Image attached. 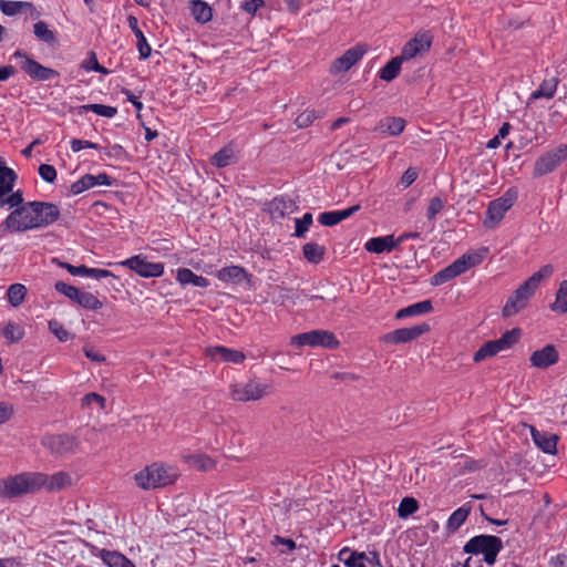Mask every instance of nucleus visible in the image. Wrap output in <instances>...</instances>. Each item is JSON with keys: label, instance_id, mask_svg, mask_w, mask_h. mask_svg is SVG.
Here are the masks:
<instances>
[{"label": "nucleus", "instance_id": "ea45409f", "mask_svg": "<svg viewBox=\"0 0 567 567\" xmlns=\"http://www.w3.org/2000/svg\"><path fill=\"white\" fill-rule=\"evenodd\" d=\"M22 8H33V4L27 1L0 0V10L6 16H16L21 11Z\"/></svg>", "mask_w": 567, "mask_h": 567}, {"label": "nucleus", "instance_id": "774afa93", "mask_svg": "<svg viewBox=\"0 0 567 567\" xmlns=\"http://www.w3.org/2000/svg\"><path fill=\"white\" fill-rule=\"evenodd\" d=\"M550 567H567V554H558L549 560Z\"/></svg>", "mask_w": 567, "mask_h": 567}, {"label": "nucleus", "instance_id": "72a5a7b5", "mask_svg": "<svg viewBox=\"0 0 567 567\" xmlns=\"http://www.w3.org/2000/svg\"><path fill=\"white\" fill-rule=\"evenodd\" d=\"M100 557L109 567H135L127 557L118 551L102 549Z\"/></svg>", "mask_w": 567, "mask_h": 567}, {"label": "nucleus", "instance_id": "680f3d73", "mask_svg": "<svg viewBox=\"0 0 567 567\" xmlns=\"http://www.w3.org/2000/svg\"><path fill=\"white\" fill-rule=\"evenodd\" d=\"M23 197L20 190L12 193L10 196L1 200V206L9 205L10 207L19 208L22 206Z\"/></svg>", "mask_w": 567, "mask_h": 567}, {"label": "nucleus", "instance_id": "20e7f679", "mask_svg": "<svg viewBox=\"0 0 567 567\" xmlns=\"http://www.w3.org/2000/svg\"><path fill=\"white\" fill-rule=\"evenodd\" d=\"M42 476L40 472H24L0 480V497L16 498L25 494H33L39 489Z\"/></svg>", "mask_w": 567, "mask_h": 567}, {"label": "nucleus", "instance_id": "a18cd8bd", "mask_svg": "<svg viewBox=\"0 0 567 567\" xmlns=\"http://www.w3.org/2000/svg\"><path fill=\"white\" fill-rule=\"evenodd\" d=\"M2 334L10 343H14L23 338L24 331L19 324L8 322L2 329Z\"/></svg>", "mask_w": 567, "mask_h": 567}, {"label": "nucleus", "instance_id": "2eb2a0df", "mask_svg": "<svg viewBox=\"0 0 567 567\" xmlns=\"http://www.w3.org/2000/svg\"><path fill=\"white\" fill-rule=\"evenodd\" d=\"M430 330V326L427 323H421L409 328L396 329L392 332H389L380 338L383 343H405L412 340L417 339L423 333Z\"/></svg>", "mask_w": 567, "mask_h": 567}, {"label": "nucleus", "instance_id": "09e8293b", "mask_svg": "<svg viewBox=\"0 0 567 567\" xmlns=\"http://www.w3.org/2000/svg\"><path fill=\"white\" fill-rule=\"evenodd\" d=\"M82 68L86 71H94L102 74L109 73V70L97 62L96 54L93 51H91L87 58L82 62Z\"/></svg>", "mask_w": 567, "mask_h": 567}, {"label": "nucleus", "instance_id": "f3484780", "mask_svg": "<svg viewBox=\"0 0 567 567\" xmlns=\"http://www.w3.org/2000/svg\"><path fill=\"white\" fill-rule=\"evenodd\" d=\"M432 45V37L427 32H419L408 41L400 53L403 61L415 58L419 53L430 50Z\"/></svg>", "mask_w": 567, "mask_h": 567}, {"label": "nucleus", "instance_id": "cd10ccee", "mask_svg": "<svg viewBox=\"0 0 567 567\" xmlns=\"http://www.w3.org/2000/svg\"><path fill=\"white\" fill-rule=\"evenodd\" d=\"M406 122L402 117L388 116L378 123L375 131L390 136L400 135L405 128Z\"/></svg>", "mask_w": 567, "mask_h": 567}, {"label": "nucleus", "instance_id": "f257e3e1", "mask_svg": "<svg viewBox=\"0 0 567 567\" xmlns=\"http://www.w3.org/2000/svg\"><path fill=\"white\" fill-rule=\"evenodd\" d=\"M60 214L58 205L33 200L23 204L10 213L4 219L3 225L13 231L40 228L56 221Z\"/></svg>", "mask_w": 567, "mask_h": 567}, {"label": "nucleus", "instance_id": "b1692460", "mask_svg": "<svg viewBox=\"0 0 567 567\" xmlns=\"http://www.w3.org/2000/svg\"><path fill=\"white\" fill-rule=\"evenodd\" d=\"M530 434L535 445L544 453L556 454L558 436L548 432H540L536 427L530 426Z\"/></svg>", "mask_w": 567, "mask_h": 567}, {"label": "nucleus", "instance_id": "6e6552de", "mask_svg": "<svg viewBox=\"0 0 567 567\" xmlns=\"http://www.w3.org/2000/svg\"><path fill=\"white\" fill-rule=\"evenodd\" d=\"M520 337V329L514 328L502 334L499 339L491 340L481 346V348L474 353L473 360L480 362L486 358L496 355L498 352L509 349L518 342Z\"/></svg>", "mask_w": 567, "mask_h": 567}, {"label": "nucleus", "instance_id": "0e129e2a", "mask_svg": "<svg viewBox=\"0 0 567 567\" xmlns=\"http://www.w3.org/2000/svg\"><path fill=\"white\" fill-rule=\"evenodd\" d=\"M417 178V172L414 169V168H408L402 177H401V184L405 187H409L410 185H412L415 179Z\"/></svg>", "mask_w": 567, "mask_h": 567}, {"label": "nucleus", "instance_id": "49530a36", "mask_svg": "<svg viewBox=\"0 0 567 567\" xmlns=\"http://www.w3.org/2000/svg\"><path fill=\"white\" fill-rule=\"evenodd\" d=\"M468 513L470 511L463 507H460L456 511H454L447 520V529L450 532L457 530L467 518Z\"/></svg>", "mask_w": 567, "mask_h": 567}, {"label": "nucleus", "instance_id": "864d4df0", "mask_svg": "<svg viewBox=\"0 0 567 567\" xmlns=\"http://www.w3.org/2000/svg\"><path fill=\"white\" fill-rule=\"evenodd\" d=\"M443 207H444V202L441 197L435 196V197L431 198L429 206H427V210H426L427 219H430V220L434 219L436 217V215L442 210Z\"/></svg>", "mask_w": 567, "mask_h": 567}, {"label": "nucleus", "instance_id": "58836bf2", "mask_svg": "<svg viewBox=\"0 0 567 567\" xmlns=\"http://www.w3.org/2000/svg\"><path fill=\"white\" fill-rule=\"evenodd\" d=\"M234 159L235 155L233 148L225 146L212 156L210 163L218 168H224L233 164L235 162Z\"/></svg>", "mask_w": 567, "mask_h": 567}, {"label": "nucleus", "instance_id": "bb28decb", "mask_svg": "<svg viewBox=\"0 0 567 567\" xmlns=\"http://www.w3.org/2000/svg\"><path fill=\"white\" fill-rule=\"evenodd\" d=\"M217 278L224 282L240 285L245 280H249L247 271L239 266L224 267L217 271Z\"/></svg>", "mask_w": 567, "mask_h": 567}, {"label": "nucleus", "instance_id": "5fc2aeb1", "mask_svg": "<svg viewBox=\"0 0 567 567\" xmlns=\"http://www.w3.org/2000/svg\"><path fill=\"white\" fill-rule=\"evenodd\" d=\"M52 262L58 264L60 267L65 268L71 275L73 276H87V269L89 267L81 265V266H73L68 262H61L59 259L53 258Z\"/></svg>", "mask_w": 567, "mask_h": 567}, {"label": "nucleus", "instance_id": "69168bd1", "mask_svg": "<svg viewBox=\"0 0 567 567\" xmlns=\"http://www.w3.org/2000/svg\"><path fill=\"white\" fill-rule=\"evenodd\" d=\"M305 258L311 264H318L323 258L324 250H302Z\"/></svg>", "mask_w": 567, "mask_h": 567}, {"label": "nucleus", "instance_id": "c9c22d12", "mask_svg": "<svg viewBox=\"0 0 567 567\" xmlns=\"http://www.w3.org/2000/svg\"><path fill=\"white\" fill-rule=\"evenodd\" d=\"M33 34L39 41L48 45H53L58 42L55 32L49 29L48 23L44 21H38L33 24Z\"/></svg>", "mask_w": 567, "mask_h": 567}, {"label": "nucleus", "instance_id": "338daca9", "mask_svg": "<svg viewBox=\"0 0 567 567\" xmlns=\"http://www.w3.org/2000/svg\"><path fill=\"white\" fill-rule=\"evenodd\" d=\"M87 277L100 280L107 277H113V274L106 269L89 268Z\"/></svg>", "mask_w": 567, "mask_h": 567}, {"label": "nucleus", "instance_id": "1a4fd4ad", "mask_svg": "<svg viewBox=\"0 0 567 567\" xmlns=\"http://www.w3.org/2000/svg\"><path fill=\"white\" fill-rule=\"evenodd\" d=\"M567 159V144H560L536 158L533 169L535 178L543 177L554 172L564 161Z\"/></svg>", "mask_w": 567, "mask_h": 567}, {"label": "nucleus", "instance_id": "5701e85b", "mask_svg": "<svg viewBox=\"0 0 567 567\" xmlns=\"http://www.w3.org/2000/svg\"><path fill=\"white\" fill-rule=\"evenodd\" d=\"M558 359V351L553 344H547L544 348L534 351L529 357L530 364L537 369H547L548 367L557 363Z\"/></svg>", "mask_w": 567, "mask_h": 567}, {"label": "nucleus", "instance_id": "37998d69", "mask_svg": "<svg viewBox=\"0 0 567 567\" xmlns=\"http://www.w3.org/2000/svg\"><path fill=\"white\" fill-rule=\"evenodd\" d=\"M75 302L89 310H97L103 306V303L93 293L81 290Z\"/></svg>", "mask_w": 567, "mask_h": 567}, {"label": "nucleus", "instance_id": "6e6d98bb", "mask_svg": "<svg viewBox=\"0 0 567 567\" xmlns=\"http://www.w3.org/2000/svg\"><path fill=\"white\" fill-rule=\"evenodd\" d=\"M70 148L72 150V152L76 153V152H80V151H82L84 148L100 150L101 146L99 144H96V143L91 142V141L73 138L70 142Z\"/></svg>", "mask_w": 567, "mask_h": 567}, {"label": "nucleus", "instance_id": "6ab92c4d", "mask_svg": "<svg viewBox=\"0 0 567 567\" xmlns=\"http://www.w3.org/2000/svg\"><path fill=\"white\" fill-rule=\"evenodd\" d=\"M20 68L33 81H50L60 76L56 70L44 66L34 59H27L21 63Z\"/></svg>", "mask_w": 567, "mask_h": 567}, {"label": "nucleus", "instance_id": "4d7b16f0", "mask_svg": "<svg viewBox=\"0 0 567 567\" xmlns=\"http://www.w3.org/2000/svg\"><path fill=\"white\" fill-rule=\"evenodd\" d=\"M317 118L313 110H306L296 117V124L298 127H308Z\"/></svg>", "mask_w": 567, "mask_h": 567}, {"label": "nucleus", "instance_id": "3c124183", "mask_svg": "<svg viewBox=\"0 0 567 567\" xmlns=\"http://www.w3.org/2000/svg\"><path fill=\"white\" fill-rule=\"evenodd\" d=\"M295 236L302 237L312 224V214L306 213L301 218H296Z\"/></svg>", "mask_w": 567, "mask_h": 567}, {"label": "nucleus", "instance_id": "7ed1b4c3", "mask_svg": "<svg viewBox=\"0 0 567 567\" xmlns=\"http://www.w3.org/2000/svg\"><path fill=\"white\" fill-rule=\"evenodd\" d=\"M177 476L175 467L156 462L137 472L134 475V481L140 488L150 491L175 483Z\"/></svg>", "mask_w": 567, "mask_h": 567}, {"label": "nucleus", "instance_id": "39448f33", "mask_svg": "<svg viewBox=\"0 0 567 567\" xmlns=\"http://www.w3.org/2000/svg\"><path fill=\"white\" fill-rule=\"evenodd\" d=\"M485 258L486 250H470L458 257L454 262L433 275L430 282L432 286H441L482 264Z\"/></svg>", "mask_w": 567, "mask_h": 567}, {"label": "nucleus", "instance_id": "c03bdc74", "mask_svg": "<svg viewBox=\"0 0 567 567\" xmlns=\"http://www.w3.org/2000/svg\"><path fill=\"white\" fill-rule=\"evenodd\" d=\"M27 288L21 284H13L8 289V301L12 307H19L25 297Z\"/></svg>", "mask_w": 567, "mask_h": 567}, {"label": "nucleus", "instance_id": "f8f14e48", "mask_svg": "<svg viewBox=\"0 0 567 567\" xmlns=\"http://www.w3.org/2000/svg\"><path fill=\"white\" fill-rule=\"evenodd\" d=\"M121 265L143 278H157L164 274V265L162 262H151L142 255L133 256L122 261Z\"/></svg>", "mask_w": 567, "mask_h": 567}, {"label": "nucleus", "instance_id": "a878e982", "mask_svg": "<svg viewBox=\"0 0 567 567\" xmlns=\"http://www.w3.org/2000/svg\"><path fill=\"white\" fill-rule=\"evenodd\" d=\"M127 24H128L130 29L132 30V32L134 33V35H135V38L137 40L136 45H137V50H138V53H140V59L146 60L151 55L152 48L148 44V42H147L143 31L138 27L137 18L134 17V16H128L127 17Z\"/></svg>", "mask_w": 567, "mask_h": 567}, {"label": "nucleus", "instance_id": "473e14b6", "mask_svg": "<svg viewBox=\"0 0 567 567\" xmlns=\"http://www.w3.org/2000/svg\"><path fill=\"white\" fill-rule=\"evenodd\" d=\"M176 280L183 286L193 285L195 287H207L209 285L207 278L194 274L188 268L178 269Z\"/></svg>", "mask_w": 567, "mask_h": 567}, {"label": "nucleus", "instance_id": "603ef678", "mask_svg": "<svg viewBox=\"0 0 567 567\" xmlns=\"http://www.w3.org/2000/svg\"><path fill=\"white\" fill-rule=\"evenodd\" d=\"M97 404L99 408L101 410H104L105 406H106V400L104 396L95 393V392H91V393H87L83 396L82 399V406H91L92 404Z\"/></svg>", "mask_w": 567, "mask_h": 567}, {"label": "nucleus", "instance_id": "4c0bfd02", "mask_svg": "<svg viewBox=\"0 0 567 567\" xmlns=\"http://www.w3.org/2000/svg\"><path fill=\"white\" fill-rule=\"evenodd\" d=\"M89 111L109 118L114 117L117 114L116 107L104 104H85L78 107V114L80 115Z\"/></svg>", "mask_w": 567, "mask_h": 567}, {"label": "nucleus", "instance_id": "aec40b11", "mask_svg": "<svg viewBox=\"0 0 567 567\" xmlns=\"http://www.w3.org/2000/svg\"><path fill=\"white\" fill-rule=\"evenodd\" d=\"M112 184L113 178L106 173H100L97 175L85 174L71 185L70 190L73 195H79L97 185L111 186Z\"/></svg>", "mask_w": 567, "mask_h": 567}, {"label": "nucleus", "instance_id": "052dcab7", "mask_svg": "<svg viewBox=\"0 0 567 567\" xmlns=\"http://www.w3.org/2000/svg\"><path fill=\"white\" fill-rule=\"evenodd\" d=\"M50 330L56 336L60 341H68L70 338V332L65 330L61 324L56 321L49 322Z\"/></svg>", "mask_w": 567, "mask_h": 567}, {"label": "nucleus", "instance_id": "4468645a", "mask_svg": "<svg viewBox=\"0 0 567 567\" xmlns=\"http://www.w3.org/2000/svg\"><path fill=\"white\" fill-rule=\"evenodd\" d=\"M368 48L365 44H357L348 49L341 56L336 59L330 65V73L337 75L349 71L355 63H358L367 53Z\"/></svg>", "mask_w": 567, "mask_h": 567}, {"label": "nucleus", "instance_id": "393cba45", "mask_svg": "<svg viewBox=\"0 0 567 567\" xmlns=\"http://www.w3.org/2000/svg\"><path fill=\"white\" fill-rule=\"evenodd\" d=\"M206 354L217 362L241 363L245 360V354L243 352L221 346L207 348Z\"/></svg>", "mask_w": 567, "mask_h": 567}, {"label": "nucleus", "instance_id": "e2e57ef3", "mask_svg": "<svg viewBox=\"0 0 567 567\" xmlns=\"http://www.w3.org/2000/svg\"><path fill=\"white\" fill-rule=\"evenodd\" d=\"M264 0H244L241 9L249 14H255L259 8L264 7Z\"/></svg>", "mask_w": 567, "mask_h": 567}, {"label": "nucleus", "instance_id": "79ce46f5", "mask_svg": "<svg viewBox=\"0 0 567 567\" xmlns=\"http://www.w3.org/2000/svg\"><path fill=\"white\" fill-rule=\"evenodd\" d=\"M551 310L559 313L567 312V280L560 284L556 292L555 302L551 305Z\"/></svg>", "mask_w": 567, "mask_h": 567}, {"label": "nucleus", "instance_id": "13d9d810", "mask_svg": "<svg viewBox=\"0 0 567 567\" xmlns=\"http://www.w3.org/2000/svg\"><path fill=\"white\" fill-rule=\"evenodd\" d=\"M39 175L47 183H53L56 179V169L50 164L39 166Z\"/></svg>", "mask_w": 567, "mask_h": 567}, {"label": "nucleus", "instance_id": "9d476101", "mask_svg": "<svg viewBox=\"0 0 567 567\" xmlns=\"http://www.w3.org/2000/svg\"><path fill=\"white\" fill-rule=\"evenodd\" d=\"M516 199L517 190L509 188L501 197L492 200L487 206L484 226L493 227L501 221L505 213L513 207Z\"/></svg>", "mask_w": 567, "mask_h": 567}, {"label": "nucleus", "instance_id": "bf43d9fd", "mask_svg": "<svg viewBox=\"0 0 567 567\" xmlns=\"http://www.w3.org/2000/svg\"><path fill=\"white\" fill-rule=\"evenodd\" d=\"M104 154L107 157L115 158V159H124L127 157L126 150L120 144H114V145L110 146L109 148H105Z\"/></svg>", "mask_w": 567, "mask_h": 567}, {"label": "nucleus", "instance_id": "a19ab883", "mask_svg": "<svg viewBox=\"0 0 567 567\" xmlns=\"http://www.w3.org/2000/svg\"><path fill=\"white\" fill-rule=\"evenodd\" d=\"M188 463L202 472H207L215 467V461L205 454H195L188 456Z\"/></svg>", "mask_w": 567, "mask_h": 567}, {"label": "nucleus", "instance_id": "f03ea898", "mask_svg": "<svg viewBox=\"0 0 567 567\" xmlns=\"http://www.w3.org/2000/svg\"><path fill=\"white\" fill-rule=\"evenodd\" d=\"M551 274V265H545L538 271L534 272L508 297L502 309V316L504 318H511L524 310L528 306V302L537 290L540 281L549 278Z\"/></svg>", "mask_w": 567, "mask_h": 567}, {"label": "nucleus", "instance_id": "412c9836", "mask_svg": "<svg viewBox=\"0 0 567 567\" xmlns=\"http://www.w3.org/2000/svg\"><path fill=\"white\" fill-rule=\"evenodd\" d=\"M42 480L39 483V489L44 488L48 492H59L73 484L71 474L68 472H56L52 475L41 473Z\"/></svg>", "mask_w": 567, "mask_h": 567}, {"label": "nucleus", "instance_id": "9b49d317", "mask_svg": "<svg viewBox=\"0 0 567 567\" xmlns=\"http://www.w3.org/2000/svg\"><path fill=\"white\" fill-rule=\"evenodd\" d=\"M290 343L298 348L309 346L336 349L339 347V341L337 340L334 334L327 330H311L308 332L296 334L291 338Z\"/></svg>", "mask_w": 567, "mask_h": 567}, {"label": "nucleus", "instance_id": "8fccbe9b", "mask_svg": "<svg viewBox=\"0 0 567 567\" xmlns=\"http://www.w3.org/2000/svg\"><path fill=\"white\" fill-rule=\"evenodd\" d=\"M54 288L58 292L64 295L66 298H69L70 300H72L74 302L80 292V289H78L76 287L71 286L64 281H56L54 285Z\"/></svg>", "mask_w": 567, "mask_h": 567}, {"label": "nucleus", "instance_id": "423d86ee", "mask_svg": "<svg viewBox=\"0 0 567 567\" xmlns=\"http://www.w3.org/2000/svg\"><path fill=\"white\" fill-rule=\"evenodd\" d=\"M485 258L486 250H470L458 257L454 262L433 275L430 282L432 286H441L482 264Z\"/></svg>", "mask_w": 567, "mask_h": 567}, {"label": "nucleus", "instance_id": "2f4dec72", "mask_svg": "<svg viewBox=\"0 0 567 567\" xmlns=\"http://www.w3.org/2000/svg\"><path fill=\"white\" fill-rule=\"evenodd\" d=\"M433 310V306L431 300H423L405 308L400 309L395 313V319H404L408 317L420 316L424 313H429Z\"/></svg>", "mask_w": 567, "mask_h": 567}, {"label": "nucleus", "instance_id": "ddd939ff", "mask_svg": "<svg viewBox=\"0 0 567 567\" xmlns=\"http://www.w3.org/2000/svg\"><path fill=\"white\" fill-rule=\"evenodd\" d=\"M42 444L58 456L74 453L79 446L78 439L71 434L48 435L43 437Z\"/></svg>", "mask_w": 567, "mask_h": 567}, {"label": "nucleus", "instance_id": "c756f323", "mask_svg": "<svg viewBox=\"0 0 567 567\" xmlns=\"http://www.w3.org/2000/svg\"><path fill=\"white\" fill-rule=\"evenodd\" d=\"M189 9L196 22L200 24L209 22L213 18L212 7L203 0H192Z\"/></svg>", "mask_w": 567, "mask_h": 567}, {"label": "nucleus", "instance_id": "0eeeda50", "mask_svg": "<svg viewBox=\"0 0 567 567\" xmlns=\"http://www.w3.org/2000/svg\"><path fill=\"white\" fill-rule=\"evenodd\" d=\"M272 393V386L258 379L233 383L229 386V396L235 402L246 403L258 401Z\"/></svg>", "mask_w": 567, "mask_h": 567}, {"label": "nucleus", "instance_id": "c85d7f7f", "mask_svg": "<svg viewBox=\"0 0 567 567\" xmlns=\"http://www.w3.org/2000/svg\"><path fill=\"white\" fill-rule=\"evenodd\" d=\"M359 206H352L342 210H330L321 213L318 217V221L323 226H334L340 221L350 217L353 213L359 210Z\"/></svg>", "mask_w": 567, "mask_h": 567}, {"label": "nucleus", "instance_id": "7c9ffc66", "mask_svg": "<svg viewBox=\"0 0 567 567\" xmlns=\"http://www.w3.org/2000/svg\"><path fill=\"white\" fill-rule=\"evenodd\" d=\"M558 83H559V81L557 78H550V79L544 80L539 84L538 89L535 90L530 94L529 100L534 101V100H538V99H547V100L553 99L556 94Z\"/></svg>", "mask_w": 567, "mask_h": 567}, {"label": "nucleus", "instance_id": "a211bd4d", "mask_svg": "<svg viewBox=\"0 0 567 567\" xmlns=\"http://www.w3.org/2000/svg\"><path fill=\"white\" fill-rule=\"evenodd\" d=\"M503 544L502 539L493 535H477L472 537L463 547L466 554H485Z\"/></svg>", "mask_w": 567, "mask_h": 567}, {"label": "nucleus", "instance_id": "e433bc0d", "mask_svg": "<svg viewBox=\"0 0 567 567\" xmlns=\"http://www.w3.org/2000/svg\"><path fill=\"white\" fill-rule=\"evenodd\" d=\"M364 558H367L365 553L352 551L347 547L341 549L339 553V559L347 567H365V565L362 563Z\"/></svg>", "mask_w": 567, "mask_h": 567}, {"label": "nucleus", "instance_id": "f704fd0d", "mask_svg": "<svg viewBox=\"0 0 567 567\" xmlns=\"http://www.w3.org/2000/svg\"><path fill=\"white\" fill-rule=\"evenodd\" d=\"M404 61L399 55L392 58L383 68L379 71V78L385 82H391L396 79L400 74L402 63Z\"/></svg>", "mask_w": 567, "mask_h": 567}, {"label": "nucleus", "instance_id": "dca6fc26", "mask_svg": "<svg viewBox=\"0 0 567 567\" xmlns=\"http://www.w3.org/2000/svg\"><path fill=\"white\" fill-rule=\"evenodd\" d=\"M266 206V210L269 213L271 219L274 220H280L298 209L296 202L288 195L276 196L270 202H268Z\"/></svg>", "mask_w": 567, "mask_h": 567}, {"label": "nucleus", "instance_id": "4be33fe9", "mask_svg": "<svg viewBox=\"0 0 567 567\" xmlns=\"http://www.w3.org/2000/svg\"><path fill=\"white\" fill-rule=\"evenodd\" d=\"M419 233H403L400 236L395 237L393 234L381 236V237H372L365 244L363 248H398L404 240L410 238H417Z\"/></svg>", "mask_w": 567, "mask_h": 567}, {"label": "nucleus", "instance_id": "de8ad7c7", "mask_svg": "<svg viewBox=\"0 0 567 567\" xmlns=\"http://www.w3.org/2000/svg\"><path fill=\"white\" fill-rule=\"evenodd\" d=\"M419 509V503L413 497H404L398 508V515L401 518H406Z\"/></svg>", "mask_w": 567, "mask_h": 567}]
</instances>
